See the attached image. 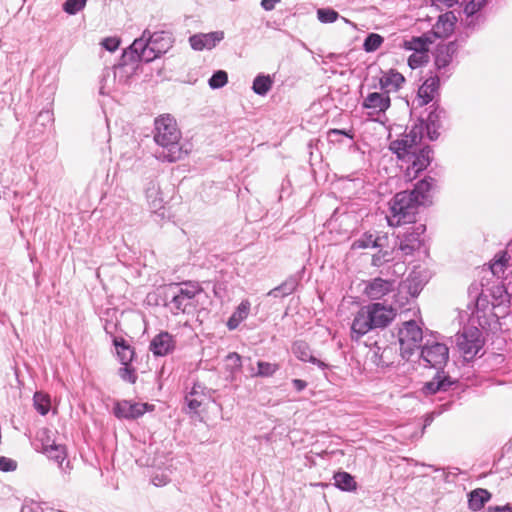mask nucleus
<instances>
[{"label":"nucleus","mask_w":512,"mask_h":512,"mask_svg":"<svg viewBox=\"0 0 512 512\" xmlns=\"http://www.w3.org/2000/svg\"><path fill=\"white\" fill-rule=\"evenodd\" d=\"M202 291L196 282H184L171 284L167 288L166 297H170L168 306L173 314L186 312L192 306L194 297Z\"/></svg>","instance_id":"20e7f679"},{"label":"nucleus","mask_w":512,"mask_h":512,"mask_svg":"<svg viewBox=\"0 0 512 512\" xmlns=\"http://www.w3.org/2000/svg\"><path fill=\"white\" fill-rule=\"evenodd\" d=\"M207 389L204 385L195 382L185 396V403L190 413H197L201 405L208 399Z\"/></svg>","instance_id":"a211bd4d"},{"label":"nucleus","mask_w":512,"mask_h":512,"mask_svg":"<svg viewBox=\"0 0 512 512\" xmlns=\"http://www.w3.org/2000/svg\"><path fill=\"white\" fill-rule=\"evenodd\" d=\"M281 0H261V7L266 11H271L275 8V5Z\"/></svg>","instance_id":"6e6d98bb"},{"label":"nucleus","mask_w":512,"mask_h":512,"mask_svg":"<svg viewBox=\"0 0 512 512\" xmlns=\"http://www.w3.org/2000/svg\"><path fill=\"white\" fill-rule=\"evenodd\" d=\"M228 82V74L224 70H218L210 77L208 84L212 89L224 87Z\"/></svg>","instance_id":"58836bf2"},{"label":"nucleus","mask_w":512,"mask_h":512,"mask_svg":"<svg viewBox=\"0 0 512 512\" xmlns=\"http://www.w3.org/2000/svg\"><path fill=\"white\" fill-rule=\"evenodd\" d=\"M292 384L297 391H302L307 387V382L301 379H293Z\"/></svg>","instance_id":"4d7b16f0"},{"label":"nucleus","mask_w":512,"mask_h":512,"mask_svg":"<svg viewBox=\"0 0 512 512\" xmlns=\"http://www.w3.org/2000/svg\"><path fill=\"white\" fill-rule=\"evenodd\" d=\"M348 137L349 139H353V134L350 132H346L344 130L339 129H330L327 133V138L331 143H340L342 137Z\"/></svg>","instance_id":"c03bdc74"},{"label":"nucleus","mask_w":512,"mask_h":512,"mask_svg":"<svg viewBox=\"0 0 512 512\" xmlns=\"http://www.w3.org/2000/svg\"><path fill=\"white\" fill-rule=\"evenodd\" d=\"M393 354V348L391 347H385L382 349L379 359H378V365L382 366H389L393 363V361L390 359V356Z\"/></svg>","instance_id":"09e8293b"},{"label":"nucleus","mask_w":512,"mask_h":512,"mask_svg":"<svg viewBox=\"0 0 512 512\" xmlns=\"http://www.w3.org/2000/svg\"><path fill=\"white\" fill-rule=\"evenodd\" d=\"M85 4L86 0H67L63 4V10L70 15H75L85 7Z\"/></svg>","instance_id":"79ce46f5"},{"label":"nucleus","mask_w":512,"mask_h":512,"mask_svg":"<svg viewBox=\"0 0 512 512\" xmlns=\"http://www.w3.org/2000/svg\"><path fill=\"white\" fill-rule=\"evenodd\" d=\"M398 336L401 356L408 361L420 349L422 329L414 320L406 321L399 329Z\"/></svg>","instance_id":"39448f33"},{"label":"nucleus","mask_w":512,"mask_h":512,"mask_svg":"<svg viewBox=\"0 0 512 512\" xmlns=\"http://www.w3.org/2000/svg\"><path fill=\"white\" fill-rule=\"evenodd\" d=\"M104 328H105V331H106L107 333H111V332L109 331V330H111V327H109V325H108V324H106Z\"/></svg>","instance_id":"0e129e2a"},{"label":"nucleus","mask_w":512,"mask_h":512,"mask_svg":"<svg viewBox=\"0 0 512 512\" xmlns=\"http://www.w3.org/2000/svg\"><path fill=\"white\" fill-rule=\"evenodd\" d=\"M411 229L412 231H407L400 240L399 249L404 255H411L420 248L422 245L421 236L425 232L426 227L423 224H418Z\"/></svg>","instance_id":"4468645a"},{"label":"nucleus","mask_w":512,"mask_h":512,"mask_svg":"<svg viewBox=\"0 0 512 512\" xmlns=\"http://www.w3.org/2000/svg\"><path fill=\"white\" fill-rule=\"evenodd\" d=\"M490 493L482 488L475 489L468 494V506L473 511L481 510L490 499Z\"/></svg>","instance_id":"c756f323"},{"label":"nucleus","mask_w":512,"mask_h":512,"mask_svg":"<svg viewBox=\"0 0 512 512\" xmlns=\"http://www.w3.org/2000/svg\"><path fill=\"white\" fill-rule=\"evenodd\" d=\"M419 357L425 366L442 370L449 359V349L444 343L427 339L423 346H420Z\"/></svg>","instance_id":"423d86ee"},{"label":"nucleus","mask_w":512,"mask_h":512,"mask_svg":"<svg viewBox=\"0 0 512 512\" xmlns=\"http://www.w3.org/2000/svg\"><path fill=\"white\" fill-rule=\"evenodd\" d=\"M273 79L270 75L259 74L253 80L252 90L255 94L265 96L272 88Z\"/></svg>","instance_id":"2f4dec72"},{"label":"nucleus","mask_w":512,"mask_h":512,"mask_svg":"<svg viewBox=\"0 0 512 512\" xmlns=\"http://www.w3.org/2000/svg\"><path fill=\"white\" fill-rule=\"evenodd\" d=\"M294 355L303 362H310L321 369H326L327 364L313 356L309 345L304 341H296L292 346Z\"/></svg>","instance_id":"412c9836"},{"label":"nucleus","mask_w":512,"mask_h":512,"mask_svg":"<svg viewBox=\"0 0 512 512\" xmlns=\"http://www.w3.org/2000/svg\"><path fill=\"white\" fill-rule=\"evenodd\" d=\"M224 39L223 31L209 33H197L189 37V43L193 50L202 51L215 48Z\"/></svg>","instance_id":"ddd939ff"},{"label":"nucleus","mask_w":512,"mask_h":512,"mask_svg":"<svg viewBox=\"0 0 512 512\" xmlns=\"http://www.w3.org/2000/svg\"><path fill=\"white\" fill-rule=\"evenodd\" d=\"M488 0H466L463 12L465 19L462 21L469 28H474L480 21V10L487 4Z\"/></svg>","instance_id":"6ab92c4d"},{"label":"nucleus","mask_w":512,"mask_h":512,"mask_svg":"<svg viewBox=\"0 0 512 512\" xmlns=\"http://www.w3.org/2000/svg\"><path fill=\"white\" fill-rule=\"evenodd\" d=\"M375 329L367 305L355 314L351 324V339L359 341L369 331Z\"/></svg>","instance_id":"9b49d317"},{"label":"nucleus","mask_w":512,"mask_h":512,"mask_svg":"<svg viewBox=\"0 0 512 512\" xmlns=\"http://www.w3.org/2000/svg\"><path fill=\"white\" fill-rule=\"evenodd\" d=\"M145 194L152 210L156 211L162 207L163 199L158 183L150 181L146 187Z\"/></svg>","instance_id":"7c9ffc66"},{"label":"nucleus","mask_w":512,"mask_h":512,"mask_svg":"<svg viewBox=\"0 0 512 512\" xmlns=\"http://www.w3.org/2000/svg\"><path fill=\"white\" fill-rule=\"evenodd\" d=\"M465 2L466 0H446L448 6H453L454 4L463 5Z\"/></svg>","instance_id":"680f3d73"},{"label":"nucleus","mask_w":512,"mask_h":512,"mask_svg":"<svg viewBox=\"0 0 512 512\" xmlns=\"http://www.w3.org/2000/svg\"><path fill=\"white\" fill-rule=\"evenodd\" d=\"M227 365L229 366L231 372H236L240 370L242 363H241V356L236 353L232 352L229 353L226 357Z\"/></svg>","instance_id":"49530a36"},{"label":"nucleus","mask_w":512,"mask_h":512,"mask_svg":"<svg viewBox=\"0 0 512 512\" xmlns=\"http://www.w3.org/2000/svg\"><path fill=\"white\" fill-rule=\"evenodd\" d=\"M404 82V76L401 73L391 69L382 75L379 80V86L388 94L391 91H397L400 89Z\"/></svg>","instance_id":"5701e85b"},{"label":"nucleus","mask_w":512,"mask_h":512,"mask_svg":"<svg viewBox=\"0 0 512 512\" xmlns=\"http://www.w3.org/2000/svg\"><path fill=\"white\" fill-rule=\"evenodd\" d=\"M152 407V405L147 403L121 400L115 404L113 413L119 419L135 420L143 416L144 413Z\"/></svg>","instance_id":"9d476101"},{"label":"nucleus","mask_w":512,"mask_h":512,"mask_svg":"<svg viewBox=\"0 0 512 512\" xmlns=\"http://www.w3.org/2000/svg\"><path fill=\"white\" fill-rule=\"evenodd\" d=\"M257 367V372L252 374V376L254 377H270L273 376L279 370L278 364L265 361H258Z\"/></svg>","instance_id":"e433bc0d"},{"label":"nucleus","mask_w":512,"mask_h":512,"mask_svg":"<svg viewBox=\"0 0 512 512\" xmlns=\"http://www.w3.org/2000/svg\"><path fill=\"white\" fill-rule=\"evenodd\" d=\"M363 294L370 300H380L395 291L396 281L376 277L364 283Z\"/></svg>","instance_id":"1a4fd4ad"},{"label":"nucleus","mask_w":512,"mask_h":512,"mask_svg":"<svg viewBox=\"0 0 512 512\" xmlns=\"http://www.w3.org/2000/svg\"><path fill=\"white\" fill-rule=\"evenodd\" d=\"M429 41L423 37H413L408 41H405V48L407 50H413L414 53L426 54L428 51Z\"/></svg>","instance_id":"c9c22d12"},{"label":"nucleus","mask_w":512,"mask_h":512,"mask_svg":"<svg viewBox=\"0 0 512 512\" xmlns=\"http://www.w3.org/2000/svg\"><path fill=\"white\" fill-rule=\"evenodd\" d=\"M384 42V38L377 33H370L364 40L363 49L370 53L374 52L381 47Z\"/></svg>","instance_id":"4c0bfd02"},{"label":"nucleus","mask_w":512,"mask_h":512,"mask_svg":"<svg viewBox=\"0 0 512 512\" xmlns=\"http://www.w3.org/2000/svg\"><path fill=\"white\" fill-rule=\"evenodd\" d=\"M38 119H43V120H47V121H51L52 120V115L49 111H41L38 115Z\"/></svg>","instance_id":"bf43d9fd"},{"label":"nucleus","mask_w":512,"mask_h":512,"mask_svg":"<svg viewBox=\"0 0 512 512\" xmlns=\"http://www.w3.org/2000/svg\"><path fill=\"white\" fill-rule=\"evenodd\" d=\"M113 344L121 364H130L134 358V349L121 337H114Z\"/></svg>","instance_id":"c85d7f7f"},{"label":"nucleus","mask_w":512,"mask_h":512,"mask_svg":"<svg viewBox=\"0 0 512 512\" xmlns=\"http://www.w3.org/2000/svg\"><path fill=\"white\" fill-rule=\"evenodd\" d=\"M135 70L136 63L131 62L129 58H124L123 53L120 63L114 66V78L119 83H127L129 78L134 74Z\"/></svg>","instance_id":"bb28decb"},{"label":"nucleus","mask_w":512,"mask_h":512,"mask_svg":"<svg viewBox=\"0 0 512 512\" xmlns=\"http://www.w3.org/2000/svg\"><path fill=\"white\" fill-rule=\"evenodd\" d=\"M433 182V178H425L419 181L413 190L397 193L391 201V215L387 217L388 224L400 226L414 223L419 207L430 202L429 192Z\"/></svg>","instance_id":"f03ea898"},{"label":"nucleus","mask_w":512,"mask_h":512,"mask_svg":"<svg viewBox=\"0 0 512 512\" xmlns=\"http://www.w3.org/2000/svg\"><path fill=\"white\" fill-rule=\"evenodd\" d=\"M104 328H105V331H106L107 333H111V332L109 331V330H111V327H109V325H108V324H106Z\"/></svg>","instance_id":"e2e57ef3"},{"label":"nucleus","mask_w":512,"mask_h":512,"mask_svg":"<svg viewBox=\"0 0 512 512\" xmlns=\"http://www.w3.org/2000/svg\"><path fill=\"white\" fill-rule=\"evenodd\" d=\"M495 512H512V508L510 505H506L504 507H496Z\"/></svg>","instance_id":"052dcab7"},{"label":"nucleus","mask_w":512,"mask_h":512,"mask_svg":"<svg viewBox=\"0 0 512 512\" xmlns=\"http://www.w3.org/2000/svg\"><path fill=\"white\" fill-rule=\"evenodd\" d=\"M148 30H145L140 38H137L133 43L124 50V58H129L133 63L139 61L151 62L160 57L162 54L156 52V48L151 47L149 41L146 40Z\"/></svg>","instance_id":"0eeeda50"},{"label":"nucleus","mask_w":512,"mask_h":512,"mask_svg":"<svg viewBox=\"0 0 512 512\" xmlns=\"http://www.w3.org/2000/svg\"><path fill=\"white\" fill-rule=\"evenodd\" d=\"M338 13L333 9H318L317 17L322 23H333L338 18Z\"/></svg>","instance_id":"37998d69"},{"label":"nucleus","mask_w":512,"mask_h":512,"mask_svg":"<svg viewBox=\"0 0 512 512\" xmlns=\"http://www.w3.org/2000/svg\"><path fill=\"white\" fill-rule=\"evenodd\" d=\"M423 138V123L414 124L408 133L404 134L400 139L392 141L389 149L397 155L402 162L400 167H405V178L411 181L423 170H425L431 162V149L426 146L419 149L418 145Z\"/></svg>","instance_id":"f257e3e1"},{"label":"nucleus","mask_w":512,"mask_h":512,"mask_svg":"<svg viewBox=\"0 0 512 512\" xmlns=\"http://www.w3.org/2000/svg\"><path fill=\"white\" fill-rule=\"evenodd\" d=\"M102 46L110 51V52H114L115 50L118 49L119 45H120V40L116 37H108V38H105L102 42H101Z\"/></svg>","instance_id":"3c124183"},{"label":"nucleus","mask_w":512,"mask_h":512,"mask_svg":"<svg viewBox=\"0 0 512 512\" xmlns=\"http://www.w3.org/2000/svg\"><path fill=\"white\" fill-rule=\"evenodd\" d=\"M455 51L456 45L453 42L437 48L435 66L439 71L445 70L450 65Z\"/></svg>","instance_id":"a878e982"},{"label":"nucleus","mask_w":512,"mask_h":512,"mask_svg":"<svg viewBox=\"0 0 512 512\" xmlns=\"http://www.w3.org/2000/svg\"><path fill=\"white\" fill-rule=\"evenodd\" d=\"M43 453L47 455L49 459L54 460L58 463L60 469L63 472H67L70 469V463L69 461L66 462V465H63L64 460L66 459L67 453L66 448L63 445L59 444H51V445H45L43 447Z\"/></svg>","instance_id":"b1692460"},{"label":"nucleus","mask_w":512,"mask_h":512,"mask_svg":"<svg viewBox=\"0 0 512 512\" xmlns=\"http://www.w3.org/2000/svg\"><path fill=\"white\" fill-rule=\"evenodd\" d=\"M298 285L295 277H289L282 284L269 291L268 295L273 297H285L292 294Z\"/></svg>","instance_id":"473e14b6"},{"label":"nucleus","mask_w":512,"mask_h":512,"mask_svg":"<svg viewBox=\"0 0 512 512\" xmlns=\"http://www.w3.org/2000/svg\"><path fill=\"white\" fill-rule=\"evenodd\" d=\"M375 329L388 326L396 316V310L392 306L382 303H371L367 305Z\"/></svg>","instance_id":"f8f14e48"},{"label":"nucleus","mask_w":512,"mask_h":512,"mask_svg":"<svg viewBox=\"0 0 512 512\" xmlns=\"http://www.w3.org/2000/svg\"><path fill=\"white\" fill-rule=\"evenodd\" d=\"M439 80L437 77H430L418 89L417 102L419 106H424L431 102L438 88Z\"/></svg>","instance_id":"393cba45"},{"label":"nucleus","mask_w":512,"mask_h":512,"mask_svg":"<svg viewBox=\"0 0 512 512\" xmlns=\"http://www.w3.org/2000/svg\"><path fill=\"white\" fill-rule=\"evenodd\" d=\"M426 57L427 55L423 53H413L408 58V65L412 69H416L423 65V63L426 61Z\"/></svg>","instance_id":"de8ad7c7"},{"label":"nucleus","mask_w":512,"mask_h":512,"mask_svg":"<svg viewBox=\"0 0 512 512\" xmlns=\"http://www.w3.org/2000/svg\"><path fill=\"white\" fill-rule=\"evenodd\" d=\"M35 409L41 414L46 415L50 410V400L40 392H36L33 397Z\"/></svg>","instance_id":"ea45409f"},{"label":"nucleus","mask_w":512,"mask_h":512,"mask_svg":"<svg viewBox=\"0 0 512 512\" xmlns=\"http://www.w3.org/2000/svg\"><path fill=\"white\" fill-rule=\"evenodd\" d=\"M175 346L174 337L170 333L162 331L151 340L149 349L154 356L161 357L172 353Z\"/></svg>","instance_id":"dca6fc26"},{"label":"nucleus","mask_w":512,"mask_h":512,"mask_svg":"<svg viewBox=\"0 0 512 512\" xmlns=\"http://www.w3.org/2000/svg\"><path fill=\"white\" fill-rule=\"evenodd\" d=\"M180 138L181 132L173 117L162 115L155 119L154 140L161 147V150L156 152L159 160L176 162L187 154L179 142Z\"/></svg>","instance_id":"7ed1b4c3"},{"label":"nucleus","mask_w":512,"mask_h":512,"mask_svg":"<svg viewBox=\"0 0 512 512\" xmlns=\"http://www.w3.org/2000/svg\"><path fill=\"white\" fill-rule=\"evenodd\" d=\"M251 303L249 300H242L237 306L233 314L227 321V328L232 331L235 330L242 321H244L250 313Z\"/></svg>","instance_id":"cd10ccee"},{"label":"nucleus","mask_w":512,"mask_h":512,"mask_svg":"<svg viewBox=\"0 0 512 512\" xmlns=\"http://www.w3.org/2000/svg\"><path fill=\"white\" fill-rule=\"evenodd\" d=\"M445 110L439 107L433 108L428 116L426 121L420 119L416 124L423 123V132L426 131V135L429 140H436L440 133L439 129L441 128L442 119L445 117Z\"/></svg>","instance_id":"2eb2a0df"},{"label":"nucleus","mask_w":512,"mask_h":512,"mask_svg":"<svg viewBox=\"0 0 512 512\" xmlns=\"http://www.w3.org/2000/svg\"><path fill=\"white\" fill-rule=\"evenodd\" d=\"M124 367L119 369V376L122 380L129 383H135L137 376L135 370L129 364H123Z\"/></svg>","instance_id":"a18cd8bd"},{"label":"nucleus","mask_w":512,"mask_h":512,"mask_svg":"<svg viewBox=\"0 0 512 512\" xmlns=\"http://www.w3.org/2000/svg\"><path fill=\"white\" fill-rule=\"evenodd\" d=\"M457 346L466 359L475 357L482 349L481 332L477 328H469L457 335Z\"/></svg>","instance_id":"6e6552de"},{"label":"nucleus","mask_w":512,"mask_h":512,"mask_svg":"<svg viewBox=\"0 0 512 512\" xmlns=\"http://www.w3.org/2000/svg\"><path fill=\"white\" fill-rule=\"evenodd\" d=\"M444 17H447V15H442V16H440L438 24H439L440 22H442L443 26L445 27V30H446V31H451V30H452V27H453V23H452V22H450L448 19H447L446 21H444V20H443V18H444Z\"/></svg>","instance_id":"13d9d810"},{"label":"nucleus","mask_w":512,"mask_h":512,"mask_svg":"<svg viewBox=\"0 0 512 512\" xmlns=\"http://www.w3.org/2000/svg\"><path fill=\"white\" fill-rule=\"evenodd\" d=\"M146 40L149 41L151 47L156 48V52L160 54L166 53L172 47L171 35L164 31L151 33L148 30Z\"/></svg>","instance_id":"4be33fe9"},{"label":"nucleus","mask_w":512,"mask_h":512,"mask_svg":"<svg viewBox=\"0 0 512 512\" xmlns=\"http://www.w3.org/2000/svg\"><path fill=\"white\" fill-rule=\"evenodd\" d=\"M335 486L343 491H353L356 489L354 477L347 472H338L334 475Z\"/></svg>","instance_id":"72a5a7b5"},{"label":"nucleus","mask_w":512,"mask_h":512,"mask_svg":"<svg viewBox=\"0 0 512 512\" xmlns=\"http://www.w3.org/2000/svg\"><path fill=\"white\" fill-rule=\"evenodd\" d=\"M413 281V279H408L407 282L405 283V287L408 289L409 294L412 297H416L420 293L422 287L420 286V284H413Z\"/></svg>","instance_id":"603ef678"},{"label":"nucleus","mask_w":512,"mask_h":512,"mask_svg":"<svg viewBox=\"0 0 512 512\" xmlns=\"http://www.w3.org/2000/svg\"><path fill=\"white\" fill-rule=\"evenodd\" d=\"M387 254H388L387 252H385V253L379 252V253L373 255V257H372V265L373 266H380L384 262L388 261V259L386 258Z\"/></svg>","instance_id":"5fc2aeb1"},{"label":"nucleus","mask_w":512,"mask_h":512,"mask_svg":"<svg viewBox=\"0 0 512 512\" xmlns=\"http://www.w3.org/2000/svg\"><path fill=\"white\" fill-rule=\"evenodd\" d=\"M16 468H17L16 461H14L10 458L4 457V456L0 457V471L11 472V471L16 470Z\"/></svg>","instance_id":"8fccbe9b"},{"label":"nucleus","mask_w":512,"mask_h":512,"mask_svg":"<svg viewBox=\"0 0 512 512\" xmlns=\"http://www.w3.org/2000/svg\"><path fill=\"white\" fill-rule=\"evenodd\" d=\"M452 384L450 377L445 375L443 371L438 370L435 377L424 384L423 392L426 395H433L440 391H447Z\"/></svg>","instance_id":"aec40b11"},{"label":"nucleus","mask_w":512,"mask_h":512,"mask_svg":"<svg viewBox=\"0 0 512 512\" xmlns=\"http://www.w3.org/2000/svg\"><path fill=\"white\" fill-rule=\"evenodd\" d=\"M152 481V484L155 485L156 487H161V486H164L166 485L170 480L168 478V476L164 475V474H157V475H154L151 479Z\"/></svg>","instance_id":"864d4df0"},{"label":"nucleus","mask_w":512,"mask_h":512,"mask_svg":"<svg viewBox=\"0 0 512 512\" xmlns=\"http://www.w3.org/2000/svg\"><path fill=\"white\" fill-rule=\"evenodd\" d=\"M507 262V252H502L500 257L494 260L493 263L490 265V269L493 275L500 277L504 273V267Z\"/></svg>","instance_id":"a19ab883"},{"label":"nucleus","mask_w":512,"mask_h":512,"mask_svg":"<svg viewBox=\"0 0 512 512\" xmlns=\"http://www.w3.org/2000/svg\"><path fill=\"white\" fill-rule=\"evenodd\" d=\"M379 238L375 237L372 233H364L359 239L355 240L352 244L353 249H367L379 247Z\"/></svg>","instance_id":"f704fd0d"},{"label":"nucleus","mask_w":512,"mask_h":512,"mask_svg":"<svg viewBox=\"0 0 512 512\" xmlns=\"http://www.w3.org/2000/svg\"><path fill=\"white\" fill-rule=\"evenodd\" d=\"M391 105L390 97L387 93L372 92L363 100L362 107L370 110V115L384 113Z\"/></svg>","instance_id":"f3484780"}]
</instances>
